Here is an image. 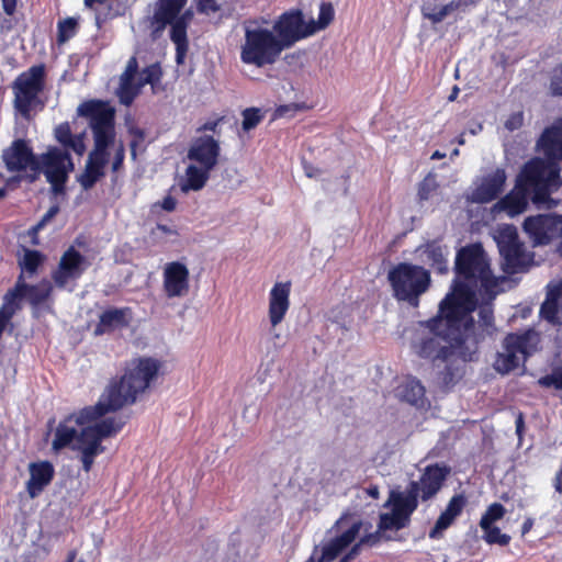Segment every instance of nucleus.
I'll list each match as a JSON object with an SVG mask.
<instances>
[{"label": "nucleus", "instance_id": "nucleus-1", "mask_svg": "<svg viewBox=\"0 0 562 562\" xmlns=\"http://www.w3.org/2000/svg\"><path fill=\"white\" fill-rule=\"evenodd\" d=\"M160 362L150 357H138L126 362L124 373L112 378L105 391L94 405L86 406L77 413L65 417L57 426L52 442L56 452L70 447L79 436L78 427L91 424L106 414L116 412L128 404H134L138 394L149 387L157 376Z\"/></svg>", "mask_w": 562, "mask_h": 562}, {"label": "nucleus", "instance_id": "nucleus-2", "mask_svg": "<svg viewBox=\"0 0 562 562\" xmlns=\"http://www.w3.org/2000/svg\"><path fill=\"white\" fill-rule=\"evenodd\" d=\"M450 471L446 464H429L424 469L419 480L411 481L405 491H391L384 504L391 512L380 515L378 532L407 528L412 515L418 507V499L427 502L434 498L445 485Z\"/></svg>", "mask_w": 562, "mask_h": 562}, {"label": "nucleus", "instance_id": "nucleus-3", "mask_svg": "<svg viewBox=\"0 0 562 562\" xmlns=\"http://www.w3.org/2000/svg\"><path fill=\"white\" fill-rule=\"evenodd\" d=\"M187 3L188 0H156L153 14L145 20L153 42L158 41L169 26V37L176 46L178 65L186 60L189 50L188 29L194 16L191 8L186 9Z\"/></svg>", "mask_w": 562, "mask_h": 562}, {"label": "nucleus", "instance_id": "nucleus-4", "mask_svg": "<svg viewBox=\"0 0 562 562\" xmlns=\"http://www.w3.org/2000/svg\"><path fill=\"white\" fill-rule=\"evenodd\" d=\"M516 182L538 209L550 210L559 204V200L552 198L562 188L561 168L555 161L531 158L522 166Z\"/></svg>", "mask_w": 562, "mask_h": 562}, {"label": "nucleus", "instance_id": "nucleus-5", "mask_svg": "<svg viewBox=\"0 0 562 562\" xmlns=\"http://www.w3.org/2000/svg\"><path fill=\"white\" fill-rule=\"evenodd\" d=\"M412 349L422 359L446 362L456 351L464 360H472L460 334L453 335L440 326V319H429L416 330Z\"/></svg>", "mask_w": 562, "mask_h": 562}, {"label": "nucleus", "instance_id": "nucleus-6", "mask_svg": "<svg viewBox=\"0 0 562 562\" xmlns=\"http://www.w3.org/2000/svg\"><path fill=\"white\" fill-rule=\"evenodd\" d=\"M454 273L453 284H465L473 292L483 290L491 293L497 285L488 256L481 243L469 244L457 251Z\"/></svg>", "mask_w": 562, "mask_h": 562}, {"label": "nucleus", "instance_id": "nucleus-7", "mask_svg": "<svg viewBox=\"0 0 562 562\" xmlns=\"http://www.w3.org/2000/svg\"><path fill=\"white\" fill-rule=\"evenodd\" d=\"M243 29L244 41L239 50L240 61L256 68H263L277 63L284 49L274 32L261 26L256 19L245 20Z\"/></svg>", "mask_w": 562, "mask_h": 562}, {"label": "nucleus", "instance_id": "nucleus-8", "mask_svg": "<svg viewBox=\"0 0 562 562\" xmlns=\"http://www.w3.org/2000/svg\"><path fill=\"white\" fill-rule=\"evenodd\" d=\"M392 295L398 302L417 307L419 300L431 285L430 270L411 262H398L387 272Z\"/></svg>", "mask_w": 562, "mask_h": 562}, {"label": "nucleus", "instance_id": "nucleus-9", "mask_svg": "<svg viewBox=\"0 0 562 562\" xmlns=\"http://www.w3.org/2000/svg\"><path fill=\"white\" fill-rule=\"evenodd\" d=\"M476 307V292L465 284H453L451 293L441 301L438 315L432 319H440L441 327L463 338V325Z\"/></svg>", "mask_w": 562, "mask_h": 562}, {"label": "nucleus", "instance_id": "nucleus-10", "mask_svg": "<svg viewBox=\"0 0 562 562\" xmlns=\"http://www.w3.org/2000/svg\"><path fill=\"white\" fill-rule=\"evenodd\" d=\"M78 115L89 120L92 130L94 151L110 154L109 147L115 142L114 110L101 100L82 102L77 109Z\"/></svg>", "mask_w": 562, "mask_h": 562}, {"label": "nucleus", "instance_id": "nucleus-11", "mask_svg": "<svg viewBox=\"0 0 562 562\" xmlns=\"http://www.w3.org/2000/svg\"><path fill=\"white\" fill-rule=\"evenodd\" d=\"M45 85V64L33 65L15 78L12 83L13 105L23 117H29L34 105L40 103L38 95L44 91Z\"/></svg>", "mask_w": 562, "mask_h": 562}, {"label": "nucleus", "instance_id": "nucleus-12", "mask_svg": "<svg viewBox=\"0 0 562 562\" xmlns=\"http://www.w3.org/2000/svg\"><path fill=\"white\" fill-rule=\"evenodd\" d=\"M540 336L533 329L522 334H508L503 341L504 351L497 352L494 369L502 374H507L519 367L520 357L526 360L537 349Z\"/></svg>", "mask_w": 562, "mask_h": 562}, {"label": "nucleus", "instance_id": "nucleus-13", "mask_svg": "<svg viewBox=\"0 0 562 562\" xmlns=\"http://www.w3.org/2000/svg\"><path fill=\"white\" fill-rule=\"evenodd\" d=\"M496 243L504 260L503 270L506 273L515 274L528 270L532 256L527 254L515 226L505 225L499 228Z\"/></svg>", "mask_w": 562, "mask_h": 562}, {"label": "nucleus", "instance_id": "nucleus-14", "mask_svg": "<svg viewBox=\"0 0 562 562\" xmlns=\"http://www.w3.org/2000/svg\"><path fill=\"white\" fill-rule=\"evenodd\" d=\"M41 171L52 186L55 194L65 192L69 173L74 170V162L68 150L52 146L41 155Z\"/></svg>", "mask_w": 562, "mask_h": 562}, {"label": "nucleus", "instance_id": "nucleus-15", "mask_svg": "<svg viewBox=\"0 0 562 562\" xmlns=\"http://www.w3.org/2000/svg\"><path fill=\"white\" fill-rule=\"evenodd\" d=\"M479 323L475 324L472 315L463 325V342L469 348L472 360L477 358L479 348L486 338L492 337L496 331L494 323V311L491 302H483L477 305Z\"/></svg>", "mask_w": 562, "mask_h": 562}, {"label": "nucleus", "instance_id": "nucleus-16", "mask_svg": "<svg viewBox=\"0 0 562 562\" xmlns=\"http://www.w3.org/2000/svg\"><path fill=\"white\" fill-rule=\"evenodd\" d=\"M274 34L283 49L291 47L296 42L315 34V29L305 22L300 9H291L283 12L273 24Z\"/></svg>", "mask_w": 562, "mask_h": 562}, {"label": "nucleus", "instance_id": "nucleus-17", "mask_svg": "<svg viewBox=\"0 0 562 562\" xmlns=\"http://www.w3.org/2000/svg\"><path fill=\"white\" fill-rule=\"evenodd\" d=\"M2 159L5 168L10 172H19L30 169L31 173L26 176L29 182H34L41 172L40 159L34 155L33 149L25 139H14L11 145L3 150Z\"/></svg>", "mask_w": 562, "mask_h": 562}, {"label": "nucleus", "instance_id": "nucleus-18", "mask_svg": "<svg viewBox=\"0 0 562 562\" xmlns=\"http://www.w3.org/2000/svg\"><path fill=\"white\" fill-rule=\"evenodd\" d=\"M535 246H544L562 238V215L538 214L528 216L522 224Z\"/></svg>", "mask_w": 562, "mask_h": 562}, {"label": "nucleus", "instance_id": "nucleus-19", "mask_svg": "<svg viewBox=\"0 0 562 562\" xmlns=\"http://www.w3.org/2000/svg\"><path fill=\"white\" fill-rule=\"evenodd\" d=\"M89 262L74 246L68 247L60 257L57 268L52 272L56 286L64 288L70 280L79 279Z\"/></svg>", "mask_w": 562, "mask_h": 562}, {"label": "nucleus", "instance_id": "nucleus-20", "mask_svg": "<svg viewBox=\"0 0 562 562\" xmlns=\"http://www.w3.org/2000/svg\"><path fill=\"white\" fill-rule=\"evenodd\" d=\"M221 155L220 142L211 135L194 137L187 153V158L206 169H214Z\"/></svg>", "mask_w": 562, "mask_h": 562}, {"label": "nucleus", "instance_id": "nucleus-21", "mask_svg": "<svg viewBox=\"0 0 562 562\" xmlns=\"http://www.w3.org/2000/svg\"><path fill=\"white\" fill-rule=\"evenodd\" d=\"M52 292V286L48 282H42L40 284L30 285L23 281V274H20L15 286L9 290L3 301L11 306H18L20 308L19 300L26 296L32 305H40L45 302Z\"/></svg>", "mask_w": 562, "mask_h": 562}, {"label": "nucleus", "instance_id": "nucleus-22", "mask_svg": "<svg viewBox=\"0 0 562 562\" xmlns=\"http://www.w3.org/2000/svg\"><path fill=\"white\" fill-rule=\"evenodd\" d=\"M164 291L171 297H180L188 293L190 272L187 266L179 261H171L164 269Z\"/></svg>", "mask_w": 562, "mask_h": 562}, {"label": "nucleus", "instance_id": "nucleus-23", "mask_svg": "<svg viewBox=\"0 0 562 562\" xmlns=\"http://www.w3.org/2000/svg\"><path fill=\"white\" fill-rule=\"evenodd\" d=\"M291 281L276 282L269 292L268 316L272 327L283 322L290 308Z\"/></svg>", "mask_w": 562, "mask_h": 562}, {"label": "nucleus", "instance_id": "nucleus-24", "mask_svg": "<svg viewBox=\"0 0 562 562\" xmlns=\"http://www.w3.org/2000/svg\"><path fill=\"white\" fill-rule=\"evenodd\" d=\"M72 449L80 450V460L82 463V469L86 472H90L95 457L103 453L105 450V448L102 446L100 437H98L95 432L90 428V424L81 427L77 439V447H72Z\"/></svg>", "mask_w": 562, "mask_h": 562}, {"label": "nucleus", "instance_id": "nucleus-25", "mask_svg": "<svg viewBox=\"0 0 562 562\" xmlns=\"http://www.w3.org/2000/svg\"><path fill=\"white\" fill-rule=\"evenodd\" d=\"M546 160L562 161V116L546 127L538 140Z\"/></svg>", "mask_w": 562, "mask_h": 562}, {"label": "nucleus", "instance_id": "nucleus-26", "mask_svg": "<svg viewBox=\"0 0 562 562\" xmlns=\"http://www.w3.org/2000/svg\"><path fill=\"white\" fill-rule=\"evenodd\" d=\"M30 479L26 492L31 498L40 496L55 476L54 465L49 461H37L29 464Z\"/></svg>", "mask_w": 562, "mask_h": 562}, {"label": "nucleus", "instance_id": "nucleus-27", "mask_svg": "<svg viewBox=\"0 0 562 562\" xmlns=\"http://www.w3.org/2000/svg\"><path fill=\"white\" fill-rule=\"evenodd\" d=\"M423 261L437 274H447L449 272V249L439 239L426 241L418 247Z\"/></svg>", "mask_w": 562, "mask_h": 562}, {"label": "nucleus", "instance_id": "nucleus-28", "mask_svg": "<svg viewBox=\"0 0 562 562\" xmlns=\"http://www.w3.org/2000/svg\"><path fill=\"white\" fill-rule=\"evenodd\" d=\"M506 173L504 169L497 168L485 176L481 183L472 192V201L476 203H488L499 196L504 190Z\"/></svg>", "mask_w": 562, "mask_h": 562}, {"label": "nucleus", "instance_id": "nucleus-29", "mask_svg": "<svg viewBox=\"0 0 562 562\" xmlns=\"http://www.w3.org/2000/svg\"><path fill=\"white\" fill-rule=\"evenodd\" d=\"M109 157L110 154H103L94 150L89 153L85 170L78 177V181L85 190L93 188L94 184L105 176L104 168L109 162Z\"/></svg>", "mask_w": 562, "mask_h": 562}, {"label": "nucleus", "instance_id": "nucleus-30", "mask_svg": "<svg viewBox=\"0 0 562 562\" xmlns=\"http://www.w3.org/2000/svg\"><path fill=\"white\" fill-rule=\"evenodd\" d=\"M130 307H110L102 312L94 328V335L101 336L128 325Z\"/></svg>", "mask_w": 562, "mask_h": 562}, {"label": "nucleus", "instance_id": "nucleus-31", "mask_svg": "<svg viewBox=\"0 0 562 562\" xmlns=\"http://www.w3.org/2000/svg\"><path fill=\"white\" fill-rule=\"evenodd\" d=\"M562 308V284L549 286L544 302L540 307V316L552 325H561L559 312Z\"/></svg>", "mask_w": 562, "mask_h": 562}, {"label": "nucleus", "instance_id": "nucleus-32", "mask_svg": "<svg viewBox=\"0 0 562 562\" xmlns=\"http://www.w3.org/2000/svg\"><path fill=\"white\" fill-rule=\"evenodd\" d=\"M529 200V195L516 182L514 189L502 198L496 206L501 211L506 212L509 216H515L527 209Z\"/></svg>", "mask_w": 562, "mask_h": 562}, {"label": "nucleus", "instance_id": "nucleus-33", "mask_svg": "<svg viewBox=\"0 0 562 562\" xmlns=\"http://www.w3.org/2000/svg\"><path fill=\"white\" fill-rule=\"evenodd\" d=\"M360 530V524L355 522L347 530L341 532L340 535L333 538L324 548H323V559L327 561H331L337 558L340 552L346 549L350 543L353 542L357 535Z\"/></svg>", "mask_w": 562, "mask_h": 562}, {"label": "nucleus", "instance_id": "nucleus-34", "mask_svg": "<svg viewBox=\"0 0 562 562\" xmlns=\"http://www.w3.org/2000/svg\"><path fill=\"white\" fill-rule=\"evenodd\" d=\"M398 396L402 401L407 402L416 407L424 406L425 386L416 378H408L398 387Z\"/></svg>", "mask_w": 562, "mask_h": 562}, {"label": "nucleus", "instance_id": "nucleus-35", "mask_svg": "<svg viewBox=\"0 0 562 562\" xmlns=\"http://www.w3.org/2000/svg\"><path fill=\"white\" fill-rule=\"evenodd\" d=\"M212 170L213 169H206V167H201L198 164L189 165L186 169V180L181 187L182 191L201 190L207 182Z\"/></svg>", "mask_w": 562, "mask_h": 562}, {"label": "nucleus", "instance_id": "nucleus-36", "mask_svg": "<svg viewBox=\"0 0 562 562\" xmlns=\"http://www.w3.org/2000/svg\"><path fill=\"white\" fill-rule=\"evenodd\" d=\"M467 2H464L465 4ZM463 2L461 0H452L443 7L437 9L435 5H424L423 14L426 19L431 21V23L437 24L443 21V19L450 14L451 12L458 10Z\"/></svg>", "mask_w": 562, "mask_h": 562}, {"label": "nucleus", "instance_id": "nucleus-37", "mask_svg": "<svg viewBox=\"0 0 562 562\" xmlns=\"http://www.w3.org/2000/svg\"><path fill=\"white\" fill-rule=\"evenodd\" d=\"M92 422L90 424V428L95 432L100 440L102 441L104 438L116 435L124 426V422L121 419H115L113 417H109L102 419L100 422Z\"/></svg>", "mask_w": 562, "mask_h": 562}, {"label": "nucleus", "instance_id": "nucleus-38", "mask_svg": "<svg viewBox=\"0 0 562 562\" xmlns=\"http://www.w3.org/2000/svg\"><path fill=\"white\" fill-rule=\"evenodd\" d=\"M79 31V19L68 16L59 20L57 23V37L56 42L58 45H64L69 40L75 37Z\"/></svg>", "mask_w": 562, "mask_h": 562}, {"label": "nucleus", "instance_id": "nucleus-39", "mask_svg": "<svg viewBox=\"0 0 562 562\" xmlns=\"http://www.w3.org/2000/svg\"><path fill=\"white\" fill-rule=\"evenodd\" d=\"M335 18V10L331 2H322L319 5L318 19L308 21L310 25L315 29V33L325 30Z\"/></svg>", "mask_w": 562, "mask_h": 562}, {"label": "nucleus", "instance_id": "nucleus-40", "mask_svg": "<svg viewBox=\"0 0 562 562\" xmlns=\"http://www.w3.org/2000/svg\"><path fill=\"white\" fill-rule=\"evenodd\" d=\"M506 514L505 507L501 503L491 504L480 519V527L487 529L497 520H501Z\"/></svg>", "mask_w": 562, "mask_h": 562}, {"label": "nucleus", "instance_id": "nucleus-41", "mask_svg": "<svg viewBox=\"0 0 562 562\" xmlns=\"http://www.w3.org/2000/svg\"><path fill=\"white\" fill-rule=\"evenodd\" d=\"M439 184L436 176L428 173L419 183L417 189V199L419 203L429 200L432 193L438 189Z\"/></svg>", "mask_w": 562, "mask_h": 562}, {"label": "nucleus", "instance_id": "nucleus-42", "mask_svg": "<svg viewBox=\"0 0 562 562\" xmlns=\"http://www.w3.org/2000/svg\"><path fill=\"white\" fill-rule=\"evenodd\" d=\"M241 126L245 132H249L257 127L265 117L262 111L259 108H247L241 112Z\"/></svg>", "mask_w": 562, "mask_h": 562}, {"label": "nucleus", "instance_id": "nucleus-43", "mask_svg": "<svg viewBox=\"0 0 562 562\" xmlns=\"http://www.w3.org/2000/svg\"><path fill=\"white\" fill-rule=\"evenodd\" d=\"M44 260L45 256L41 251L26 249L21 265L26 272L32 274L37 271Z\"/></svg>", "mask_w": 562, "mask_h": 562}, {"label": "nucleus", "instance_id": "nucleus-44", "mask_svg": "<svg viewBox=\"0 0 562 562\" xmlns=\"http://www.w3.org/2000/svg\"><path fill=\"white\" fill-rule=\"evenodd\" d=\"M161 77L162 70L160 65L158 63L151 64L143 69L138 87H144L145 85L154 86L160 81Z\"/></svg>", "mask_w": 562, "mask_h": 562}, {"label": "nucleus", "instance_id": "nucleus-45", "mask_svg": "<svg viewBox=\"0 0 562 562\" xmlns=\"http://www.w3.org/2000/svg\"><path fill=\"white\" fill-rule=\"evenodd\" d=\"M484 531L483 539L488 544H499V546H508L512 538L507 533H503L501 529L496 526H490L487 529H482Z\"/></svg>", "mask_w": 562, "mask_h": 562}, {"label": "nucleus", "instance_id": "nucleus-46", "mask_svg": "<svg viewBox=\"0 0 562 562\" xmlns=\"http://www.w3.org/2000/svg\"><path fill=\"white\" fill-rule=\"evenodd\" d=\"M456 520V517L443 510L439 517L437 518L434 527L429 531V538L430 539H439L442 537V532L448 529L453 521Z\"/></svg>", "mask_w": 562, "mask_h": 562}, {"label": "nucleus", "instance_id": "nucleus-47", "mask_svg": "<svg viewBox=\"0 0 562 562\" xmlns=\"http://www.w3.org/2000/svg\"><path fill=\"white\" fill-rule=\"evenodd\" d=\"M121 81V102L125 105H130L139 92L142 87H138V82Z\"/></svg>", "mask_w": 562, "mask_h": 562}, {"label": "nucleus", "instance_id": "nucleus-48", "mask_svg": "<svg viewBox=\"0 0 562 562\" xmlns=\"http://www.w3.org/2000/svg\"><path fill=\"white\" fill-rule=\"evenodd\" d=\"M467 502L464 494H456L450 498L445 510L457 518L461 515Z\"/></svg>", "mask_w": 562, "mask_h": 562}, {"label": "nucleus", "instance_id": "nucleus-49", "mask_svg": "<svg viewBox=\"0 0 562 562\" xmlns=\"http://www.w3.org/2000/svg\"><path fill=\"white\" fill-rule=\"evenodd\" d=\"M550 92L552 95H562V63L557 65L550 76Z\"/></svg>", "mask_w": 562, "mask_h": 562}, {"label": "nucleus", "instance_id": "nucleus-50", "mask_svg": "<svg viewBox=\"0 0 562 562\" xmlns=\"http://www.w3.org/2000/svg\"><path fill=\"white\" fill-rule=\"evenodd\" d=\"M56 140L63 146V149L72 138L71 128L68 122L58 124L54 130Z\"/></svg>", "mask_w": 562, "mask_h": 562}, {"label": "nucleus", "instance_id": "nucleus-51", "mask_svg": "<svg viewBox=\"0 0 562 562\" xmlns=\"http://www.w3.org/2000/svg\"><path fill=\"white\" fill-rule=\"evenodd\" d=\"M539 384L544 387L553 386L557 390H562V369H557L551 374L540 378Z\"/></svg>", "mask_w": 562, "mask_h": 562}, {"label": "nucleus", "instance_id": "nucleus-52", "mask_svg": "<svg viewBox=\"0 0 562 562\" xmlns=\"http://www.w3.org/2000/svg\"><path fill=\"white\" fill-rule=\"evenodd\" d=\"M196 10L202 14L216 13L221 10V5L216 0H194Z\"/></svg>", "mask_w": 562, "mask_h": 562}, {"label": "nucleus", "instance_id": "nucleus-53", "mask_svg": "<svg viewBox=\"0 0 562 562\" xmlns=\"http://www.w3.org/2000/svg\"><path fill=\"white\" fill-rule=\"evenodd\" d=\"M138 70V63L135 56H132L126 65L124 72L121 76V81L134 82L135 75Z\"/></svg>", "mask_w": 562, "mask_h": 562}, {"label": "nucleus", "instance_id": "nucleus-54", "mask_svg": "<svg viewBox=\"0 0 562 562\" xmlns=\"http://www.w3.org/2000/svg\"><path fill=\"white\" fill-rule=\"evenodd\" d=\"M130 133L131 135L133 136L131 143H130V147H131V155H132V158L133 159H136V156H137V148L138 146L143 143L144 140V137H145V133L143 130L140 128H131L130 130Z\"/></svg>", "mask_w": 562, "mask_h": 562}, {"label": "nucleus", "instance_id": "nucleus-55", "mask_svg": "<svg viewBox=\"0 0 562 562\" xmlns=\"http://www.w3.org/2000/svg\"><path fill=\"white\" fill-rule=\"evenodd\" d=\"M69 149L79 156H81L85 153L86 145L82 134L74 135L70 142L66 145V147L63 150L69 151Z\"/></svg>", "mask_w": 562, "mask_h": 562}, {"label": "nucleus", "instance_id": "nucleus-56", "mask_svg": "<svg viewBox=\"0 0 562 562\" xmlns=\"http://www.w3.org/2000/svg\"><path fill=\"white\" fill-rule=\"evenodd\" d=\"M124 159H125V147H124V144L122 142H120V144L117 145L115 153H114V158H113L112 166H111L112 172H119L123 168Z\"/></svg>", "mask_w": 562, "mask_h": 562}, {"label": "nucleus", "instance_id": "nucleus-57", "mask_svg": "<svg viewBox=\"0 0 562 562\" xmlns=\"http://www.w3.org/2000/svg\"><path fill=\"white\" fill-rule=\"evenodd\" d=\"M1 3L7 15H13L15 13L18 0H1Z\"/></svg>", "mask_w": 562, "mask_h": 562}, {"label": "nucleus", "instance_id": "nucleus-58", "mask_svg": "<svg viewBox=\"0 0 562 562\" xmlns=\"http://www.w3.org/2000/svg\"><path fill=\"white\" fill-rule=\"evenodd\" d=\"M160 206L167 212H172L176 210L177 200L171 195H167L164 198Z\"/></svg>", "mask_w": 562, "mask_h": 562}, {"label": "nucleus", "instance_id": "nucleus-59", "mask_svg": "<svg viewBox=\"0 0 562 562\" xmlns=\"http://www.w3.org/2000/svg\"><path fill=\"white\" fill-rule=\"evenodd\" d=\"M521 121H522V115L519 113L517 115H513L512 119L506 122L505 126L509 131H514L521 125Z\"/></svg>", "mask_w": 562, "mask_h": 562}, {"label": "nucleus", "instance_id": "nucleus-60", "mask_svg": "<svg viewBox=\"0 0 562 562\" xmlns=\"http://www.w3.org/2000/svg\"><path fill=\"white\" fill-rule=\"evenodd\" d=\"M305 176L308 178H316L322 173V170L317 167H314L311 164H304L303 166Z\"/></svg>", "mask_w": 562, "mask_h": 562}, {"label": "nucleus", "instance_id": "nucleus-61", "mask_svg": "<svg viewBox=\"0 0 562 562\" xmlns=\"http://www.w3.org/2000/svg\"><path fill=\"white\" fill-rule=\"evenodd\" d=\"M361 544H362V543H360V542H359V543H357V544H355V546L349 550V552H348L347 554H345V555L341 558V562H346V561H349V562H350L351 560H353V559L358 555V553H359V549H360V546H361Z\"/></svg>", "mask_w": 562, "mask_h": 562}, {"label": "nucleus", "instance_id": "nucleus-62", "mask_svg": "<svg viewBox=\"0 0 562 562\" xmlns=\"http://www.w3.org/2000/svg\"><path fill=\"white\" fill-rule=\"evenodd\" d=\"M58 212H59V206L53 205L48 209V211L43 215V217L41 220L45 224H47L53 217H55L57 215Z\"/></svg>", "mask_w": 562, "mask_h": 562}, {"label": "nucleus", "instance_id": "nucleus-63", "mask_svg": "<svg viewBox=\"0 0 562 562\" xmlns=\"http://www.w3.org/2000/svg\"><path fill=\"white\" fill-rule=\"evenodd\" d=\"M218 122H220V120L207 121L202 126H200L198 128V132H203V131L215 132L217 128Z\"/></svg>", "mask_w": 562, "mask_h": 562}, {"label": "nucleus", "instance_id": "nucleus-64", "mask_svg": "<svg viewBox=\"0 0 562 562\" xmlns=\"http://www.w3.org/2000/svg\"><path fill=\"white\" fill-rule=\"evenodd\" d=\"M553 486L558 493H562V469H560L553 480Z\"/></svg>", "mask_w": 562, "mask_h": 562}]
</instances>
